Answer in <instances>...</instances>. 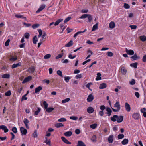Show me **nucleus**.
<instances>
[{
	"mask_svg": "<svg viewBox=\"0 0 146 146\" xmlns=\"http://www.w3.org/2000/svg\"><path fill=\"white\" fill-rule=\"evenodd\" d=\"M110 119L113 122L117 121L118 123H121L123 121V117L122 115L118 116L116 115H114L113 117H111Z\"/></svg>",
	"mask_w": 146,
	"mask_h": 146,
	"instance_id": "obj_1",
	"label": "nucleus"
},
{
	"mask_svg": "<svg viewBox=\"0 0 146 146\" xmlns=\"http://www.w3.org/2000/svg\"><path fill=\"white\" fill-rule=\"evenodd\" d=\"M106 109L105 106L104 105H102L100 106V109L101 110L99 112V114L100 116H103L104 115V113L103 111L105 110Z\"/></svg>",
	"mask_w": 146,
	"mask_h": 146,
	"instance_id": "obj_2",
	"label": "nucleus"
},
{
	"mask_svg": "<svg viewBox=\"0 0 146 146\" xmlns=\"http://www.w3.org/2000/svg\"><path fill=\"white\" fill-rule=\"evenodd\" d=\"M32 77L31 76H29L25 78L24 80L22 82V83L23 84H24L31 80L32 79Z\"/></svg>",
	"mask_w": 146,
	"mask_h": 146,
	"instance_id": "obj_3",
	"label": "nucleus"
},
{
	"mask_svg": "<svg viewBox=\"0 0 146 146\" xmlns=\"http://www.w3.org/2000/svg\"><path fill=\"white\" fill-rule=\"evenodd\" d=\"M20 129L22 135H25L26 134L27 132V129H25V128L23 127H21Z\"/></svg>",
	"mask_w": 146,
	"mask_h": 146,
	"instance_id": "obj_4",
	"label": "nucleus"
},
{
	"mask_svg": "<svg viewBox=\"0 0 146 146\" xmlns=\"http://www.w3.org/2000/svg\"><path fill=\"white\" fill-rule=\"evenodd\" d=\"M94 98V96L92 94H89L87 98V100L88 102H91L92 101Z\"/></svg>",
	"mask_w": 146,
	"mask_h": 146,
	"instance_id": "obj_5",
	"label": "nucleus"
},
{
	"mask_svg": "<svg viewBox=\"0 0 146 146\" xmlns=\"http://www.w3.org/2000/svg\"><path fill=\"white\" fill-rule=\"evenodd\" d=\"M0 129H2L3 130H4V132L5 133H7L9 131L7 127L4 125L0 126Z\"/></svg>",
	"mask_w": 146,
	"mask_h": 146,
	"instance_id": "obj_6",
	"label": "nucleus"
},
{
	"mask_svg": "<svg viewBox=\"0 0 146 146\" xmlns=\"http://www.w3.org/2000/svg\"><path fill=\"white\" fill-rule=\"evenodd\" d=\"M132 117L134 119L138 120L139 118V115L138 113H134L133 114Z\"/></svg>",
	"mask_w": 146,
	"mask_h": 146,
	"instance_id": "obj_7",
	"label": "nucleus"
},
{
	"mask_svg": "<svg viewBox=\"0 0 146 146\" xmlns=\"http://www.w3.org/2000/svg\"><path fill=\"white\" fill-rule=\"evenodd\" d=\"M125 51L129 55H133L134 54V52L132 50H129L127 48H125Z\"/></svg>",
	"mask_w": 146,
	"mask_h": 146,
	"instance_id": "obj_8",
	"label": "nucleus"
},
{
	"mask_svg": "<svg viewBox=\"0 0 146 146\" xmlns=\"http://www.w3.org/2000/svg\"><path fill=\"white\" fill-rule=\"evenodd\" d=\"M125 107L126 111L128 112H129L131 110L130 105L127 103L125 104Z\"/></svg>",
	"mask_w": 146,
	"mask_h": 146,
	"instance_id": "obj_9",
	"label": "nucleus"
},
{
	"mask_svg": "<svg viewBox=\"0 0 146 146\" xmlns=\"http://www.w3.org/2000/svg\"><path fill=\"white\" fill-rule=\"evenodd\" d=\"M94 108L92 107H89L87 109V112L89 113L90 114L93 112Z\"/></svg>",
	"mask_w": 146,
	"mask_h": 146,
	"instance_id": "obj_10",
	"label": "nucleus"
},
{
	"mask_svg": "<svg viewBox=\"0 0 146 146\" xmlns=\"http://www.w3.org/2000/svg\"><path fill=\"white\" fill-rule=\"evenodd\" d=\"M106 111H107L106 114L110 116L111 115L112 111L110 108L109 107H107L106 108Z\"/></svg>",
	"mask_w": 146,
	"mask_h": 146,
	"instance_id": "obj_11",
	"label": "nucleus"
},
{
	"mask_svg": "<svg viewBox=\"0 0 146 146\" xmlns=\"http://www.w3.org/2000/svg\"><path fill=\"white\" fill-rule=\"evenodd\" d=\"M23 122L26 127L27 129H29V127L28 125V123H29V121L27 119L25 118L24 119Z\"/></svg>",
	"mask_w": 146,
	"mask_h": 146,
	"instance_id": "obj_12",
	"label": "nucleus"
},
{
	"mask_svg": "<svg viewBox=\"0 0 146 146\" xmlns=\"http://www.w3.org/2000/svg\"><path fill=\"white\" fill-rule=\"evenodd\" d=\"M113 135H110L108 138V140L109 143H111L113 142Z\"/></svg>",
	"mask_w": 146,
	"mask_h": 146,
	"instance_id": "obj_13",
	"label": "nucleus"
},
{
	"mask_svg": "<svg viewBox=\"0 0 146 146\" xmlns=\"http://www.w3.org/2000/svg\"><path fill=\"white\" fill-rule=\"evenodd\" d=\"M109 28L111 29H113L115 27V23L113 21L111 22L109 25Z\"/></svg>",
	"mask_w": 146,
	"mask_h": 146,
	"instance_id": "obj_14",
	"label": "nucleus"
},
{
	"mask_svg": "<svg viewBox=\"0 0 146 146\" xmlns=\"http://www.w3.org/2000/svg\"><path fill=\"white\" fill-rule=\"evenodd\" d=\"M61 139L62 141L65 143L67 144H71L70 142H69L65 137H62Z\"/></svg>",
	"mask_w": 146,
	"mask_h": 146,
	"instance_id": "obj_15",
	"label": "nucleus"
},
{
	"mask_svg": "<svg viewBox=\"0 0 146 146\" xmlns=\"http://www.w3.org/2000/svg\"><path fill=\"white\" fill-rule=\"evenodd\" d=\"M107 87V85L105 83H103L100 84L99 86L100 89H103Z\"/></svg>",
	"mask_w": 146,
	"mask_h": 146,
	"instance_id": "obj_16",
	"label": "nucleus"
},
{
	"mask_svg": "<svg viewBox=\"0 0 146 146\" xmlns=\"http://www.w3.org/2000/svg\"><path fill=\"white\" fill-rule=\"evenodd\" d=\"M45 7V5H42L36 11V13H38L42 11Z\"/></svg>",
	"mask_w": 146,
	"mask_h": 146,
	"instance_id": "obj_17",
	"label": "nucleus"
},
{
	"mask_svg": "<svg viewBox=\"0 0 146 146\" xmlns=\"http://www.w3.org/2000/svg\"><path fill=\"white\" fill-rule=\"evenodd\" d=\"M131 58L133 60H135L140 59V57L137 56L136 54H135L134 56L131 57Z\"/></svg>",
	"mask_w": 146,
	"mask_h": 146,
	"instance_id": "obj_18",
	"label": "nucleus"
},
{
	"mask_svg": "<svg viewBox=\"0 0 146 146\" xmlns=\"http://www.w3.org/2000/svg\"><path fill=\"white\" fill-rule=\"evenodd\" d=\"M86 31V29H85L84 31H78L73 36V37L74 38H75L78 35L82 33L85 32Z\"/></svg>",
	"mask_w": 146,
	"mask_h": 146,
	"instance_id": "obj_19",
	"label": "nucleus"
},
{
	"mask_svg": "<svg viewBox=\"0 0 146 146\" xmlns=\"http://www.w3.org/2000/svg\"><path fill=\"white\" fill-rule=\"evenodd\" d=\"M77 146H86L85 144L82 141H79L78 142Z\"/></svg>",
	"mask_w": 146,
	"mask_h": 146,
	"instance_id": "obj_20",
	"label": "nucleus"
},
{
	"mask_svg": "<svg viewBox=\"0 0 146 146\" xmlns=\"http://www.w3.org/2000/svg\"><path fill=\"white\" fill-rule=\"evenodd\" d=\"M42 89V88L41 86H39L37 88H36L35 90V92L37 93L38 92Z\"/></svg>",
	"mask_w": 146,
	"mask_h": 146,
	"instance_id": "obj_21",
	"label": "nucleus"
},
{
	"mask_svg": "<svg viewBox=\"0 0 146 146\" xmlns=\"http://www.w3.org/2000/svg\"><path fill=\"white\" fill-rule=\"evenodd\" d=\"M73 44V41L72 40H70L68 43L66 44L65 46L66 47H70L72 46Z\"/></svg>",
	"mask_w": 146,
	"mask_h": 146,
	"instance_id": "obj_22",
	"label": "nucleus"
},
{
	"mask_svg": "<svg viewBox=\"0 0 146 146\" xmlns=\"http://www.w3.org/2000/svg\"><path fill=\"white\" fill-rule=\"evenodd\" d=\"M114 106L118 110H120V105L119 102H117L115 104H114Z\"/></svg>",
	"mask_w": 146,
	"mask_h": 146,
	"instance_id": "obj_23",
	"label": "nucleus"
},
{
	"mask_svg": "<svg viewBox=\"0 0 146 146\" xmlns=\"http://www.w3.org/2000/svg\"><path fill=\"white\" fill-rule=\"evenodd\" d=\"M72 133L71 131H67L64 133V135L66 137H70L72 135Z\"/></svg>",
	"mask_w": 146,
	"mask_h": 146,
	"instance_id": "obj_24",
	"label": "nucleus"
},
{
	"mask_svg": "<svg viewBox=\"0 0 146 146\" xmlns=\"http://www.w3.org/2000/svg\"><path fill=\"white\" fill-rule=\"evenodd\" d=\"M21 65V62H19L17 64H14L12 66V68L13 69L19 66H20Z\"/></svg>",
	"mask_w": 146,
	"mask_h": 146,
	"instance_id": "obj_25",
	"label": "nucleus"
},
{
	"mask_svg": "<svg viewBox=\"0 0 146 146\" xmlns=\"http://www.w3.org/2000/svg\"><path fill=\"white\" fill-rule=\"evenodd\" d=\"M64 126V125L62 123H56L55 125V127L57 128H59L61 127H63Z\"/></svg>",
	"mask_w": 146,
	"mask_h": 146,
	"instance_id": "obj_26",
	"label": "nucleus"
},
{
	"mask_svg": "<svg viewBox=\"0 0 146 146\" xmlns=\"http://www.w3.org/2000/svg\"><path fill=\"white\" fill-rule=\"evenodd\" d=\"M34 71L35 68L33 67L29 68V69L27 70V71L30 73L33 72Z\"/></svg>",
	"mask_w": 146,
	"mask_h": 146,
	"instance_id": "obj_27",
	"label": "nucleus"
},
{
	"mask_svg": "<svg viewBox=\"0 0 146 146\" xmlns=\"http://www.w3.org/2000/svg\"><path fill=\"white\" fill-rule=\"evenodd\" d=\"M38 41V40L37 38V36L36 35L34 36L33 39V43L35 44H36L37 42Z\"/></svg>",
	"mask_w": 146,
	"mask_h": 146,
	"instance_id": "obj_28",
	"label": "nucleus"
},
{
	"mask_svg": "<svg viewBox=\"0 0 146 146\" xmlns=\"http://www.w3.org/2000/svg\"><path fill=\"white\" fill-rule=\"evenodd\" d=\"M10 75L9 74H5L3 75L2 78H10Z\"/></svg>",
	"mask_w": 146,
	"mask_h": 146,
	"instance_id": "obj_29",
	"label": "nucleus"
},
{
	"mask_svg": "<svg viewBox=\"0 0 146 146\" xmlns=\"http://www.w3.org/2000/svg\"><path fill=\"white\" fill-rule=\"evenodd\" d=\"M97 137L95 135H93L91 138V140L94 142H96Z\"/></svg>",
	"mask_w": 146,
	"mask_h": 146,
	"instance_id": "obj_30",
	"label": "nucleus"
},
{
	"mask_svg": "<svg viewBox=\"0 0 146 146\" xmlns=\"http://www.w3.org/2000/svg\"><path fill=\"white\" fill-rule=\"evenodd\" d=\"M140 39L143 42L146 41V37L144 35L141 36H140Z\"/></svg>",
	"mask_w": 146,
	"mask_h": 146,
	"instance_id": "obj_31",
	"label": "nucleus"
},
{
	"mask_svg": "<svg viewBox=\"0 0 146 146\" xmlns=\"http://www.w3.org/2000/svg\"><path fill=\"white\" fill-rule=\"evenodd\" d=\"M128 142V140L127 139H124L121 142L122 144L123 145H125Z\"/></svg>",
	"mask_w": 146,
	"mask_h": 146,
	"instance_id": "obj_32",
	"label": "nucleus"
},
{
	"mask_svg": "<svg viewBox=\"0 0 146 146\" xmlns=\"http://www.w3.org/2000/svg\"><path fill=\"white\" fill-rule=\"evenodd\" d=\"M97 76L96 78V80H101V74L100 73H98L97 74Z\"/></svg>",
	"mask_w": 146,
	"mask_h": 146,
	"instance_id": "obj_33",
	"label": "nucleus"
},
{
	"mask_svg": "<svg viewBox=\"0 0 146 146\" xmlns=\"http://www.w3.org/2000/svg\"><path fill=\"white\" fill-rule=\"evenodd\" d=\"M121 72L123 74H125L127 72L126 69L124 67H122L121 68Z\"/></svg>",
	"mask_w": 146,
	"mask_h": 146,
	"instance_id": "obj_34",
	"label": "nucleus"
},
{
	"mask_svg": "<svg viewBox=\"0 0 146 146\" xmlns=\"http://www.w3.org/2000/svg\"><path fill=\"white\" fill-rule=\"evenodd\" d=\"M98 23H97L96 24L94 25L93 27L92 31H93L96 30L98 28Z\"/></svg>",
	"mask_w": 146,
	"mask_h": 146,
	"instance_id": "obj_35",
	"label": "nucleus"
},
{
	"mask_svg": "<svg viewBox=\"0 0 146 146\" xmlns=\"http://www.w3.org/2000/svg\"><path fill=\"white\" fill-rule=\"evenodd\" d=\"M47 138L46 137V140L45 141V143L47 145H48L49 146H51V141L50 139L49 140H47Z\"/></svg>",
	"mask_w": 146,
	"mask_h": 146,
	"instance_id": "obj_36",
	"label": "nucleus"
},
{
	"mask_svg": "<svg viewBox=\"0 0 146 146\" xmlns=\"http://www.w3.org/2000/svg\"><path fill=\"white\" fill-rule=\"evenodd\" d=\"M138 63L137 62L131 63L130 64V66L131 67H133L135 68H137Z\"/></svg>",
	"mask_w": 146,
	"mask_h": 146,
	"instance_id": "obj_37",
	"label": "nucleus"
},
{
	"mask_svg": "<svg viewBox=\"0 0 146 146\" xmlns=\"http://www.w3.org/2000/svg\"><path fill=\"white\" fill-rule=\"evenodd\" d=\"M38 136L37 131L36 130H35L33 134V137L34 138L37 137Z\"/></svg>",
	"mask_w": 146,
	"mask_h": 146,
	"instance_id": "obj_38",
	"label": "nucleus"
},
{
	"mask_svg": "<svg viewBox=\"0 0 146 146\" xmlns=\"http://www.w3.org/2000/svg\"><path fill=\"white\" fill-rule=\"evenodd\" d=\"M54 110V108H48L46 109V111L50 113L52 112Z\"/></svg>",
	"mask_w": 146,
	"mask_h": 146,
	"instance_id": "obj_39",
	"label": "nucleus"
},
{
	"mask_svg": "<svg viewBox=\"0 0 146 146\" xmlns=\"http://www.w3.org/2000/svg\"><path fill=\"white\" fill-rule=\"evenodd\" d=\"M63 21L62 19H59L57 20L55 23H54V25L56 26L58 25L59 23Z\"/></svg>",
	"mask_w": 146,
	"mask_h": 146,
	"instance_id": "obj_40",
	"label": "nucleus"
},
{
	"mask_svg": "<svg viewBox=\"0 0 146 146\" xmlns=\"http://www.w3.org/2000/svg\"><path fill=\"white\" fill-rule=\"evenodd\" d=\"M58 121L59 122H65L66 121V119L64 118H61L58 119Z\"/></svg>",
	"mask_w": 146,
	"mask_h": 146,
	"instance_id": "obj_41",
	"label": "nucleus"
},
{
	"mask_svg": "<svg viewBox=\"0 0 146 146\" xmlns=\"http://www.w3.org/2000/svg\"><path fill=\"white\" fill-rule=\"evenodd\" d=\"M97 124L94 123L90 125V127L93 129H95L97 127Z\"/></svg>",
	"mask_w": 146,
	"mask_h": 146,
	"instance_id": "obj_42",
	"label": "nucleus"
},
{
	"mask_svg": "<svg viewBox=\"0 0 146 146\" xmlns=\"http://www.w3.org/2000/svg\"><path fill=\"white\" fill-rule=\"evenodd\" d=\"M30 36V35L28 33H26L24 34V37L25 38L27 39H28Z\"/></svg>",
	"mask_w": 146,
	"mask_h": 146,
	"instance_id": "obj_43",
	"label": "nucleus"
},
{
	"mask_svg": "<svg viewBox=\"0 0 146 146\" xmlns=\"http://www.w3.org/2000/svg\"><path fill=\"white\" fill-rule=\"evenodd\" d=\"M70 100V98H67L65 99L62 100V103H64L68 102Z\"/></svg>",
	"mask_w": 146,
	"mask_h": 146,
	"instance_id": "obj_44",
	"label": "nucleus"
},
{
	"mask_svg": "<svg viewBox=\"0 0 146 146\" xmlns=\"http://www.w3.org/2000/svg\"><path fill=\"white\" fill-rule=\"evenodd\" d=\"M124 137V135L123 134H119L118 135L117 138H118L119 139H121L123 138Z\"/></svg>",
	"mask_w": 146,
	"mask_h": 146,
	"instance_id": "obj_45",
	"label": "nucleus"
},
{
	"mask_svg": "<svg viewBox=\"0 0 146 146\" xmlns=\"http://www.w3.org/2000/svg\"><path fill=\"white\" fill-rule=\"evenodd\" d=\"M88 14H84L82 15L79 17L80 19H84L88 16Z\"/></svg>",
	"mask_w": 146,
	"mask_h": 146,
	"instance_id": "obj_46",
	"label": "nucleus"
},
{
	"mask_svg": "<svg viewBox=\"0 0 146 146\" xmlns=\"http://www.w3.org/2000/svg\"><path fill=\"white\" fill-rule=\"evenodd\" d=\"M63 54H64L63 53H62L61 54H58L57 56L56 57V59H58L59 58H62V56H63Z\"/></svg>",
	"mask_w": 146,
	"mask_h": 146,
	"instance_id": "obj_47",
	"label": "nucleus"
},
{
	"mask_svg": "<svg viewBox=\"0 0 146 146\" xmlns=\"http://www.w3.org/2000/svg\"><path fill=\"white\" fill-rule=\"evenodd\" d=\"M107 55L109 57H111L113 55V53L110 52H108L107 54Z\"/></svg>",
	"mask_w": 146,
	"mask_h": 146,
	"instance_id": "obj_48",
	"label": "nucleus"
},
{
	"mask_svg": "<svg viewBox=\"0 0 146 146\" xmlns=\"http://www.w3.org/2000/svg\"><path fill=\"white\" fill-rule=\"evenodd\" d=\"M39 25H40L39 24H33L32 26V27L33 29H35L36 28H38V27L39 26Z\"/></svg>",
	"mask_w": 146,
	"mask_h": 146,
	"instance_id": "obj_49",
	"label": "nucleus"
},
{
	"mask_svg": "<svg viewBox=\"0 0 146 146\" xmlns=\"http://www.w3.org/2000/svg\"><path fill=\"white\" fill-rule=\"evenodd\" d=\"M17 56H15L14 57L13 56H12L10 59L9 60L11 61H14L17 60Z\"/></svg>",
	"mask_w": 146,
	"mask_h": 146,
	"instance_id": "obj_50",
	"label": "nucleus"
},
{
	"mask_svg": "<svg viewBox=\"0 0 146 146\" xmlns=\"http://www.w3.org/2000/svg\"><path fill=\"white\" fill-rule=\"evenodd\" d=\"M88 19V21L89 22H91L92 20V16L90 14H88V16L87 17Z\"/></svg>",
	"mask_w": 146,
	"mask_h": 146,
	"instance_id": "obj_51",
	"label": "nucleus"
},
{
	"mask_svg": "<svg viewBox=\"0 0 146 146\" xmlns=\"http://www.w3.org/2000/svg\"><path fill=\"white\" fill-rule=\"evenodd\" d=\"M10 40L9 39H8L5 43V45L6 46H8L9 45V44L10 42Z\"/></svg>",
	"mask_w": 146,
	"mask_h": 146,
	"instance_id": "obj_52",
	"label": "nucleus"
},
{
	"mask_svg": "<svg viewBox=\"0 0 146 146\" xmlns=\"http://www.w3.org/2000/svg\"><path fill=\"white\" fill-rule=\"evenodd\" d=\"M11 94V92L9 90L5 93V95L7 96H9Z\"/></svg>",
	"mask_w": 146,
	"mask_h": 146,
	"instance_id": "obj_53",
	"label": "nucleus"
},
{
	"mask_svg": "<svg viewBox=\"0 0 146 146\" xmlns=\"http://www.w3.org/2000/svg\"><path fill=\"white\" fill-rule=\"evenodd\" d=\"M43 104L44 106V108L46 109L48 108V104H47L46 102L45 101H44L43 102Z\"/></svg>",
	"mask_w": 146,
	"mask_h": 146,
	"instance_id": "obj_54",
	"label": "nucleus"
},
{
	"mask_svg": "<svg viewBox=\"0 0 146 146\" xmlns=\"http://www.w3.org/2000/svg\"><path fill=\"white\" fill-rule=\"evenodd\" d=\"M38 109L37 111H35V115H37L38 114L41 110L40 108H38Z\"/></svg>",
	"mask_w": 146,
	"mask_h": 146,
	"instance_id": "obj_55",
	"label": "nucleus"
},
{
	"mask_svg": "<svg viewBox=\"0 0 146 146\" xmlns=\"http://www.w3.org/2000/svg\"><path fill=\"white\" fill-rule=\"evenodd\" d=\"M51 57V55L50 54H47L46 55L44 56V58L45 59H48L50 58Z\"/></svg>",
	"mask_w": 146,
	"mask_h": 146,
	"instance_id": "obj_56",
	"label": "nucleus"
},
{
	"mask_svg": "<svg viewBox=\"0 0 146 146\" xmlns=\"http://www.w3.org/2000/svg\"><path fill=\"white\" fill-rule=\"evenodd\" d=\"M124 7L125 9H129L130 8V7L129 4L125 3H124Z\"/></svg>",
	"mask_w": 146,
	"mask_h": 146,
	"instance_id": "obj_57",
	"label": "nucleus"
},
{
	"mask_svg": "<svg viewBox=\"0 0 146 146\" xmlns=\"http://www.w3.org/2000/svg\"><path fill=\"white\" fill-rule=\"evenodd\" d=\"M15 16L17 18H23L25 19H26V17H23L22 15H15Z\"/></svg>",
	"mask_w": 146,
	"mask_h": 146,
	"instance_id": "obj_58",
	"label": "nucleus"
},
{
	"mask_svg": "<svg viewBox=\"0 0 146 146\" xmlns=\"http://www.w3.org/2000/svg\"><path fill=\"white\" fill-rule=\"evenodd\" d=\"M65 80L66 82H69V80L71 78L69 76L65 77Z\"/></svg>",
	"mask_w": 146,
	"mask_h": 146,
	"instance_id": "obj_59",
	"label": "nucleus"
},
{
	"mask_svg": "<svg viewBox=\"0 0 146 146\" xmlns=\"http://www.w3.org/2000/svg\"><path fill=\"white\" fill-rule=\"evenodd\" d=\"M92 85V84L91 82L89 83L86 85V87L88 88L90 90L92 91V90L90 88V86L91 85Z\"/></svg>",
	"mask_w": 146,
	"mask_h": 146,
	"instance_id": "obj_60",
	"label": "nucleus"
},
{
	"mask_svg": "<svg viewBox=\"0 0 146 146\" xmlns=\"http://www.w3.org/2000/svg\"><path fill=\"white\" fill-rule=\"evenodd\" d=\"M57 73L58 75L62 77H63L61 71L59 70H58L57 72Z\"/></svg>",
	"mask_w": 146,
	"mask_h": 146,
	"instance_id": "obj_61",
	"label": "nucleus"
},
{
	"mask_svg": "<svg viewBox=\"0 0 146 146\" xmlns=\"http://www.w3.org/2000/svg\"><path fill=\"white\" fill-rule=\"evenodd\" d=\"M71 19L70 17H69L66 18L64 20V23H66L69 21Z\"/></svg>",
	"mask_w": 146,
	"mask_h": 146,
	"instance_id": "obj_62",
	"label": "nucleus"
},
{
	"mask_svg": "<svg viewBox=\"0 0 146 146\" xmlns=\"http://www.w3.org/2000/svg\"><path fill=\"white\" fill-rule=\"evenodd\" d=\"M129 27L132 29H136L137 26L135 25H130Z\"/></svg>",
	"mask_w": 146,
	"mask_h": 146,
	"instance_id": "obj_63",
	"label": "nucleus"
},
{
	"mask_svg": "<svg viewBox=\"0 0 146 146\" xmlns=\"http://www.w3.org/2000/svg\"><path fill=\"white\" fill-rule=\"evenodd\" d=\"M12 131L15 133L17 132V130L16 127H13L12 129Z\"/></svg>",
	"mask_w": 146,
	"mask_h": 146,
	"instance_id": "obj_64",
	"label": "nucleus"
}]
</instances>
